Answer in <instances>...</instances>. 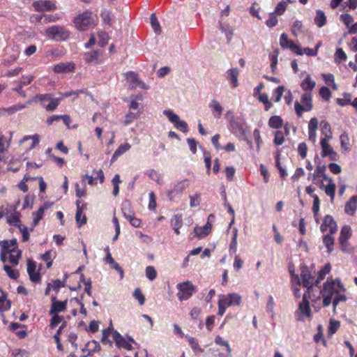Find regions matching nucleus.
<instances>
[{
  "mask_svg": "<svg viewBox=\"0 0 357 357\" xmlns=\"http://www.w3.org/2000/svg\"><path fill=\"white\" fill-rule=\"evenodd\" d=\"M113 340L116 343V347L123 348L128 351L133 349L132 344L127 341L118 331H114L112 335Z\"/></svg>",
  "mask_w": 357,
  "mask_h": 357,
  "instance_id": "6ab92c4d",
  "label": "nucleus"
},
{
  "mask_svg": "<svg viewBox=\"0 0 357 357\" xmlns=\"http://www.w3.org/2000/svg\"><path fill=\"white\" fill-rule=\"evenodd\" d=\"M1 246V252H0V258L2 261H6V255L9 253L15 252L17 250V240L12 239L9 241H2L0 243Z\"/></svg>",
  "mask_w": 357,
  "mask_h": 357,
  "instance_id": "9b49d317",
  "label": "nucleus"
},
{
  "mask_svg": "<svg viewBox=\"0 0 357 357\" xmlns=\"http://www.w3.org/2000/svg\"><path fill=\"white\" fill-rule=\"evenodd\" d=\"M177 289L178 290L177 296L181 301L189 299L197 291L196 287L189 280L178 284Z\"/></svg>",
  "mask_w": 357,
  "mask_h": 357,
  "instance_id": "39448f33",
  "label": "nucleus"
},
{
  "mask_svg": "<svg viewBox=\"0 0 357 357\" xmlns=\"http://www.w3.org/2000/svg\"><path fill=\"white\" fill-rule=\"evenodd\" d=\"M209 107L213 111L214 117L219 119L221 116L223 110L220 104L216 100L213 99L211 100Z\"/></svg>",
  "mask_w": 357,
  "mask_h": 357,
  "instance_id": "c756f323",
  "label": "nucleus"
},
{
  "mask_svg": "<svg viewBox=\"0 0 357 357\" xmlns=\"http://www.w3.org/2000/svg\"><path fill=\"white\" fill-rule=\"evenodd\" d=\"M163 114L167 117L169 121L174 123V126L181 132L186 133L188 132V123L183 120L180 119V117L175 114L172 110L166 109L163 111Z\"/></svg>",
  "mask_w": 357,
  "mask_h": 357,
  "instance_id": "6e6552de",
  "label": "nucleus"
},
{
  "mask_svg": "<svg viewBox=\"0 0 357 357\" xmlns=\"http://www.w3.org/2000/svg\"><path fill=\"white\" fill-rule=\"evenodd\" d=\"M283 126V119L280 116H272L268 120V126L273 129H278Z\"/></svg>",
  "mask_w": 357,
  "mask_h": 357,
  "instance_id": "473e14b6",
  "label": "nucleus"
},
{
  "mask_svg": "<svg viewBox=\"0 0 357 357\" xmlns=\"http://www.w3.org/2000/svg\"><path fill=\"white\" fill-rule=\"evenodd\" d=\"M326 169L325 165L317 166L312 174L314 183H316L317 178L322 177L326 174Z\"/></svg>",
  "mask_w": 357,
  "mask_h": 357,
  "instance_id": "e433bc0d",
  "label": "nucleus"
},
{
  "mask_svg": "<svg viewBox=\"0 0 357 357\" xmlns=\"http://www.w3.org/2000/svg\"><path fill=\"white\" fill-rule=\"evenodd\" d=\"M331 137L332 136L326 133V137L321 139V157H328L331 160L336 161L338 158V155L328 144V141Z\"/></svg>",
  "mask_w": 357,
  "mask_h": 357,
  "instance_id": "0eeeda50",
  "label": "nucleus"
},
{
  "mask_svg": "<svg viewBox=\"0 0 357 357\" xmlns=\"http://www.w3.org/2000/svg\"><path fill=\"white\" fill-rule=\"evenodd\" d=\"M130 147L131 146L128 143L121 144L114 153L111 162H114L120 155L128 151Z\"/></svg>",
  "mask_w": 357,
  "mask_h": 357,
  "instance_id": "c85d7f7f",
  "label": "nucleus"
},
{
  "mask_svg": "<svg viewBox=\"0 0 357 357\" xmlns=\"http://www.w3.org/2000/svg\"><path fill=\"white\" fill-rule=\"evenodd\" d=\"M98 37H99V39H100L99 42H98V45L100 47L105 46L106 44L107 43L108 40H109L108 34L105 31H101V32L99 33Z\"/></svg>",
  "mask_w": 357,
  "mask_h": 357,
  "instance_id": "774afa93",
  "label": "nucleus"
},
{
  "mask_svg": "<svg viewBox=\"0 0 357 357\" xmlns=\"http://www.w3.org/2000/svg\"><path fill=\"white\" fill-rule=\"evenodd\" d=\"M325 193L330 197L331 199L333 201L334 199L335 195V190L336 186L334 183H328L326 185L324 188Z\"/></svg>",
  "mask_w": 357,
  "mask_h": 357,
  "instance_id": "c03bdc74",
  "label": "nucleus"
},
{
  "mask_svg": "<svg viewBox=\"0 0 357 357\" xmlns=\"http://www.w3.org/2000/svg\"><path fill=\"white\" fill-rule=\"evenodd\" d=\"M301 101L303 105L296 101L294 104V108L296 115L301 117L304 111L310 112L313 108L312 93H304L301 96Z\"/></svg>",
  "mask_w": 357,
  "mask_h": 357,
  "instance_id": "7ed1b4c3",
  "label": "nucleus"
},
{
  "mask_svg": "<svg viewBox=\"0 0 357 357\" xmlns=\"http://www.w3.org/2000/svg\"><path fill=\"white\" fill-rule=\"evenodd\" d=\"M61 100V98H52L50 94H46V101H49V103L46 105V110L54 111L59 105Z\"/></svg>",
  "mask_w": 357,
  "mask_h": 357,
  "instance_id": "7c9ffc66",
  "label": "nucleus"
},
{
  "mask_svg": "<svg viewBox=\"0 0 357 357\" xmlns=\"http://www.w3.org/2000/svg\"><path fill=\"white\" fill-rule=\"evenodd\" d=\"M351 236V227L347 225H344L341 229L339 236V243L342 247L344 246Z\"/></svg>",
  "mask_w": 357,
  "mask_h": 357,
  "instance_id": "b1692460",
  "label": "nucleus"
},
{
  "mask_svg": "<svg viewBox=\"0 0 357 357\" xmlns=\"http://www.w3.org/2000/svg\"><path fill=\"white\" fill-rule=\"evenodd\" d=\"M343 96H344L343 98H337V100H336L337 104L342 107L351 105V100L350 93H344L343 94Z\"/></svg>",
  "mask_w": 357,
  "mask_h": 357,
  "instance_id": "8fccbe9b",
  "label": "nucleus"
},
{
  "mask_svg": "<svg viewBox=\"0 0 357 357\" xmlns=\"http://www.w3.org/2000/svg\"><path fill=\"white\" fill-rule=\"evenodd\" d=\"M312 197L313 198V205H312V211L314 213V216L316 218L317 222H318V218H317L318 215V212L319 211L320 206V200L317 195H312Z\"/></svg>",
  "mask_w": 357,
  "mask_h": 357,
  "instance_id": "79ce46f5",
  "label": "nucleus"
},
{
  "mask_svg": "<svg viewBox=\"0 0 357 357\" xmlns=\"http://www.w3.org/2000/svg\"><path fill=\"white\" fill-rule=\"evenodd\" d=\"M126 79L128 82L132 83L134 86L137 85L139 82L137 74L133 71H128L125 75Z\"/></svg>",
  "mask_w": 357,
  "mask_h": 357,
  "instance_id": "de8ad7c7",
  "label": "nucleus"
},
{
  "mask_svg": "<svg viewBox=\"0 0 357 357\" xmlns=\"http://www.w3.org/2000/svg\"><path fill=\"white\" fill-rule=\"evenodd\" d=\"M314 23L318 27H322L326 23V17L321 10H317L314 17Z\"/></svg>",
  "mask_w": 357,
  "mask_h": 357,
  "instance_id": "72a5a7b5",
  "label": "nucleus"
},
{
  "mask_svg": "<svg viewBox=\"0 0 357 357\" xmlns=\"http://www.w3.org/2000/svg\"><path fill=\"white\" fill-rule=\"evenodd\" d=\"M278 18L277 17L275 16V13H270L269 15V17L268 19L266 21V25L269 27V28H272V27H274L277 25L278 24Z\"/></svg>",
  "mask_w": 357,
  "mask_h": 357,
  "instance_id": "052dcab7",
  "label": "nucleus"
},
{
  "mask_svg": "<svg viewBox=\"0 0 357 357\" xmlns=\"http://www.w3.org/2000/svg\"><path fill=\"white\" fill-rule=\"evenodd\" d=\"M307 146L305 142H301L298 144V152L301 157V158L304 159L307 156Z\"/></svg>",
  "mask_w": 357,
  "mask_h": 357,
  "instance_id": "69168bd1",
  "label": "nucleus"
},
{
  "mask_svg": "<svg viewBox=\"0 0 357 357\" xmlns=\"http://www.w3.org/2000/svg\"><path fill=\"white\" fill-rule=\"evenodd\" d=\"M75 69V64L73 63H60L55 65L53 70L56 73H69L73 71Z\"/></svg>",
  "mask_w": 357,
  "mask_h": 357,
  "instance_id": "a878e982",
  "label": "nucleus"
},
{
  "mask_svg": "<svg viewBox=\"0 0 357 357\" xmlns=\"http://www.w3.org/2000/svg\"><path fill=\"white\" fill-rule=\"evenodd\" d=\"M17 206H9L7 207V222L10 225L17 227L20 225V213L17 211Z\"/></svg>",
  "mask_w": 357,
  "mask_h": 357,
  "instance_id": "dca6fc26",
  "label": "nucleus"
},
{
  "mask_svg": "<svg viewBox=\"0 0 357 357\" xmlns=\"http://www.w3.org/2000/svg\"><path fill=\"white\" fill-rule=\"evenodd\" d=\"M101 350L100 344L96 340L88 342L82 349V352L88 351V354L84 357L91 356L94 352Z\"/></svg>",
  "mask_w": 357,
  "mask_h": 357,
  "instance_id": "412c9836",
  "label": "nucleus"
},
{
  "mask_svg": "<svg viewBox=\"0 0 357 357\" xmlns=\"http://www.w3.org/2000/svg\"><path fill=\"white\" fill-rule=\"evenodd\" d=\"M188 180L187 178L177 182L173 188L168 190L167 196L170 200H173L176 195H181L184 190L188 187Z\"/></svg>",
  "mask_w": 357,
  "mask_h": 357,
  "instance_id": "2eb2a0df",
  "label": "nucleus"
},
{
  "mask_svg": "<svg viewBox=\"0 0 357 357\" xmlns=\"http://www.w3.org/2000/svg\"><path fill=\"white\" fill-rule=\"evenodd\" d=\"M27 273L31 282H38L41 280L39 269L36 268V262L31 259H28L27 261Z\"/></svg>",
  "mask_w": 357,
  "mask_h": 357,
  "instance_id": "a211bd4d",
  "label": "nucleus"
},
{
  "mask_svg": "<svg viewBox=\"0 0 357 357\" xmlns=\"http://www.w3.org/2000/svg\"><path fill=\"white\" fill-rule=\"evenodd\" d=\"M227 79L231 82L233 88H236L238 85V77L239 75V70L238 68H231L227 71Z\"/></svg>",
  "mask_w": 357,
  "mask_h": 357,
  "instance_id": "cd10ccee",
  "label": "nucleus"
},
{
  "mask_svg": "<svg viewBox=\"0 0 357 357\" xmlns=\"http://www.w3.org/2000/svg\"><path fill=\"white\" fill-rule=\"evenodd\" d=\"M66 284V278L61 281L59 279L52 280V282L47 283L46 287V295H47L50 291L52 289L55 292H58L61 287H64Z\"/></svg>",
  "mask_w": 357,
  "mask_h": 357,
  "instance_id": "393cba45",
  "label": "nucleus"
},
{
  "mask_svg": "<svg viewBox=\"0 0 357 357\" xmlns=\"http://www.w3.org/2000/svg\"><path fill=\"white\" fill-rule=\"evenodd\" d=\"M298 310L299 311V314L297 317L298 321H305V317H312V311L306 293L303 294L302 301L298 304Z\"/></svg>",
  "mask_w": 357,
  "mask_h": 357,
  "instance_id": "1a4fd4ad",
  "label": "nucleus"
},
{
  "mask_svg": "<svg viewBox=\"0 0 357 357\" xmlns=\"http://www.w3.org/2000/svg\"><path fill=\"white\" fill-rule=\"evenodd\" d=\"M357 209V195L352 196L346 203L344 206V212L349 215H354Z\"/></svg>",
  "mask_w": 357,
  "mask_h": 357,
  "instance_id": "5701e85b",
  "label": "nucleus"
},
{
  "mask_svg": "<svg viewBox=\"0 0 357 357\" xmlns=\"http://www.w3.org/2000/svg\"><path fill=\"white\" fill-rule=\"evenodd\" d=\"M101 56L102 52L100 50H93L84 53V60L86 63L97 64L98 63L99 58Z\"/></svg>",
  "mask_w": 357,
  "mask_h": 357,
  "instance_id": "aec40b11",
  "label": "nucleus"
},
{
  "mask_svg": "<svg viewBox=\"0 0 357 357\" xmlns=\"http://www.w3.org/2000/svg\"><path fill=\"white\" fill-rule=\"evenodd\" d=\"M39 143V137L38 135L33 136H25L20 141V145L22 147V150L25 151L33 149Z\"/></svg>",
  "mask_w": 357,
  "mask_h": 357,
  "instance_id": "f3484780",
  "label": "nucleus"
},
{
  "mask_svg": "<svg viewBox=\"0 0 357 357\" xmlns=\"http://www.w3.org/2000/svg\"><path fill=\"white\" fill-rule=\"evenodd\" d=\"M334 237L332 236V234H326L323 236V243L327 249V252L328 253H331L333 250V245H334Z\"/></svg>",
  "mask_w": 357,
  "mask_h": 357,
  "instance_id": "f704fd0d",
  "label": "nucleus"
},
{
  "mask_svg": "<svg viewBox=\"0 0 357 357\" xmlns=\"http://www.w3.org/2000/svg\"><path fill=\"white\" fill-rule=\"evenodd\" d=\"M320 96L326 102L329 101L331 98V91L326 86H321L319 89Z\"/></svg>",
  "mask_w": 357,
  "mask_h": 357,
  "instance_id": "864d4df0",
  "label": "nucleus"
},
{
  "mask_svg": "<svg viewBox=\"0 0 357 357\" xmlns=\"http://www.w3.org/2000/svg\"><path fill=\"white\" fill-rule=\"evenodd\" d=\"M151 26L155 33L159 34L161 32V27L155 13H152L150 17Z\"/></svg>",
  "mask_w": 357,
  "mask_h": 357,
  "instance_id": "a19ab883",
  "label": "nucleus"
},
{
  "mask_svg": "<svg viewBox=\"0 0 357 357\" xmlns=\"http://www.w3.org/2000/svg\"><path fill=\"white\" fill-rule=\"evenodd\" d=\"M215 342L216 344L225 347L228 356L229 357L231 356V347L229 346L228 341L225 340L221 336L217 335L215 337Z\"/></svg>",
  "mask_w": 357,
  "mask_h": 357,
  "instance_id": "ea45409f",
  "label": "nucleus"
},
{
  "mask_svg": "<svg viewBox=\"0 0 357 357\" xmlns=\"http://www.w3.org/2000/svg\"><path fill=\"white\" fill-rule=\"evenodd\" d=\"M51 306L49 311L50 314H59L63 312L67 309L68 299L64 301H59L56 296L52 295L51 296Z\"/></svg>",
  "mask_w": 357,
  "mask_h": 357,
  "instance_id": "f8f14e48",
  "label": "nucleus"
},
{
  "mask_svg": "<svg viewBox=\"0 0 357 357\" xmlns=\"http://www.w3.org/2000/svg\"><path fill=\"white\" fill-rule=\"evenodd\" d=\"M259 100L264 104V109L266 111H268L273 107V104L269 101L268 96L266 93L260 94Z\"/></svg>",
  "mask_w": 357,
  "mask_h": 357,
  "instance_id": "09e8293b",
  "label": "nucleus"
},
{
  "mask_svg": "<svg viewBox=\"0 0 357 357\" xmlns=\"http://www.w3.org/2000/svg\"><path fill=\"white\" fill-rule=\"evenodd\" d=\"M45 211V205L40 206L37 212L33 213V225L36 226L38 222L43 218V213Z\"/></svg>",
  "mask_w": 357,
  "mask_h": 357,
  "instance_id": "a18cd8bd",
  "label": "nucleus"
},
{
  "mask_svg": "<svg viewBox=\"0 0 357 357\" xmlns=\"http://www.w3.org/2000/svg\"><path fill=\"white\" fill-rule=\"evenodd\" d=\"M301 277L302 279L301 285L302 284L307 289L306 294H310L312 291L315 280L314 277L311 274L309 268L306 265L301 266Z\"/></svg>",
  "mask_w": 357,
  "mask_h": 357,
  "instance_id": "423d86ee",
  "label": "nucleus"
},
{
  "mask_svg": "<svg viewBox=\"0 0 357 357\" xmlns=\"http://www.w3.org/2000/svg\"><path fill=\"white\" fill-rule=\"evenodd\" d=\"M185 338L187 339L189 345L192 348L194 352H201L202 353L204 350L199 347L198 341L193 337L185 335Z\"/></svg>",
  "mask_w": 357,
  "mask_h": 357,
  "instance_id": "c9c22d12",
  "label": "nucleus"
},
{
  "mask_svg": "<svg viewBox=\"0 0 357 357\" xmlns=\"http://www.w3.org/2000/svg\"><path fill=\"white\" fill-rule=\"evenodd\" d=\"M340 141L341 147L344 151H350L351 147H350V144H349V137L348 134L346 132H343L340 135Z\"/></svg>",
  "mask_w": 357,
  "mask_h": 357,
  "instance_id": "58836bf2",
  "label": "nucleus"
},
{
  "mask_svg": "<svg viewBox=\"0 0 357 357\" xmlns=\"http://www.w3.org/2000/svg\"><path fill=\"white\" fill-rule=\"evenodd\" d=\"M146 276L150 280H153L157 276V272L153 266H149L146 268Z\"/></svg>",
  "mask_w": 357,
  "mask_h": 357,
  "instance_id": "bf43d9fd",
  "label": "nucleus"
},
{
  "mask_svg": "<svg viewBox=\"0 0 357 357\" xmlns=\"http://www.w3.org/2000/svg\"><path fill=\"white\" fill-rule=\"evenodd\" d=\"M347 300V298L344 294L341 293L336 294L332 302L333 310H335L336 309L340 302H345Z\"/></svg>",
  "mask_w": 357,
  "mask_h": 357,
  "instance_id": "13d9d810",
  "label": "nucleus"
},
{
  "mask_svg": "<svg viewBox=\"0 0 357 357\" xmlns=\"http://www.w3.org/2000/svg\"><path fill=\"white\" fill-rule=\"evenodd\" d=\"M211 228L210 223L207 222L203 227H195L194 231L199 238H202L209 234Z\"/></svg>",
  "mask_w": 357,
  "mask_h": 357,
  "instance_id": "2f4dec72",
  "label": "nucleus"
},
{
  "mask_svg": "<svg viewBox=\"0 0 357 357\" xmlns=\"http://www.w3.org/2000/svg\"><path fill=\"white\" fill-rule=\"evenodd\" d=\"M287 6V4L286 2L281 1L277 4L273 13L279 15H282L285 12Z\"/></svg>",
  "mask_w": 357,
  "mask_h": 357,
  "instance_id": "338daca9",
  "label": "nucleus"
},
{
  "mask_svg": "<svg viewBox=\"0 0 357 357\" xmlns=\"http://www.w3.org/2000/svg\"><path fill=\"white\" fill-rule=\"evenodd\" d=\"M284 91V86H279L273 91V99L275 102H278L281 100L282 96Z\"/></svg>",
  "mask_w": 357,
  "mask_h": 357,
  "instance_id": "37998d69",
  "label": "nucleus"
},
{
  "mask_svg": "<svg viewBox=\"0 0 357 357\" xmlns=\"http://www.w3.org/2000/svg\"><path fill=\"white\" fill-rule=\"evenodd\" d=\"M340 326V322L335 320H330L328 328V333L329 335L335 334Z\"/></svg>",
  "mask_w": 357,
  "mask_h": 357,
  "instance_id": "49530a36",
  "label": "nucleus"
},
{
  "mask_svg": "<svg viewBox=\"0 0 357 357\" xmlns=\"http://www.w3.org/2000/svg\"><path fill=\"white\" fill-rule=\"evenodd\" d=\"M346 289L340 278H328L320 291L323 297V307H326L331 305L334 295L344 293Z\"/></svg>",
  "mask_w": 357,
  "mask_h": 357,
  "instance_id": "f257e3e1",
  "label": "nucleus"
},
{
  "mask_svg": "<svg viewBox=\"0 0 357 357\" xmlns=\"http://www.w3.org/2000/svg\"><path fill=\"white\" fill-rule=\"evenodd\" d=\"M340 20L344 24V25L347 26L348 29H349V27L351 26L354 20L351 15L344 13L342 14L340 16Z\"/></svg>",
  "mask_w": 357,
  "mask_h": 357,
  "instance_id": "603ef678",
  "label": "nucleus"
},
{
  "mask_svg": "<svg viewBox=\"0 0 357 357\" xmlns=\"http://www.w3.org/2000/svg\"><path fill=\"white\" fill-rule=\"evenodd\" d=\"M331 271V266L330 263L325 264L317 273V278L314 282V285L318 286L321 280L324 279L326 275L329 273Z\"/></svg>",
  "mask_w": 357,
  "mask_h": 357,
  "instance_id": "bb28decb",
  "label": "nucleus"
},
{
  "mask_svg": "<svg viewBox=\"0 0 357 357\" xmlns=\"http://www.w3.org/2000/svg\"><path fill=\"white\" fill-rule=\"evenodd\" d=\"M280 45L282 49H289L297 55H303V52L301 47L296 45L294 41L288 38L286 33H282L280 38Z\"/></svg>",
  "mask_w": 357,
  "mask_h": 357,
  "instance_id": "9d476101",
  "label": "nucleus"
},
{
  "mask_svg": "<svg viewBox=\"0 0 357 357\" xmlns=\"http://www.w3.org/2000/svg\"><path fill=\"white\" fill-rule=\"evenodd\" d=\"M219 300L221 301L227 307L232 305H240L241 296L236 293H230L227 295H220Z\"/></svg>",
  "mask_w": 357,
  "mask_h": 357,
  "instance_id": "4468645a",
  "label": "nucleus"
},
{
  "mask_svg": "<svg viewBox=\"0 0 357 357\" xmlns=\"http://www.w3.org/2000/svg\"><path fill=\"white\" fill-rule=\"evenodd\" d=\"M280 154L279 153H277L276 155H275V165H276V167L280 172V176L284 178L285 176H287V172H286V170L282 167L281 165V163H280Z\"/></svg>",
  "mask_w": 357,
  "mask_h": 357,
  "instance_id": "3c124183",
  "label": "nucleus"
},
{
  "mask_svg": "<svg viewBox=\"0 0 357 357\" xmlns=\"http://www.w3.org/2000/svg\"><path fill=\"white\" fill-rule=\"evenodd\" d=\"M21 250H17L15 252L9 253V262L13 265H17L19 259L21 257Z\"/></svg>",
  "mask_w": 357,
  "mask_h": 357,
  "instance_id": "6e6d98bb",
  "label": "nucleus"
},
{
  "mask_svg": "<svg viewBox=\"0 0 357 357\" xmlns=\"http://www.w3.org/2000/svg\"><path fill=\"white\" fill-rule=\"evenodd\" d=\"M315 86L316 82L312 79L310 75H307L301 83V87L305 93H312V91L314 89Z\"/></svg>",
  "mask_w": 357,
  "mask_h": 357,
  "instance_id": "4be33fe9",
  "label": "nucleus"
},
{
  "mask_svg": "<svg viewBox=\"0 0 357 357\" xmlns=\"http://www.w3.org/2000/svg\"><path fill=\"white\" fill-rule=\"evenodd\" d=\"M73 23L75 28L78 30L84 31L88 29L94 23L92 13L89 10L83 12L74 18Z\"/></svg>",
  "mask_w": 357,
  "mask_h": 357,
  "instance_id": "20e7f679",
  "label": "nucleus"
},
{
  "mask_svg": "<svg viewBox=\"0 0 357 357\" xmlns=\"http://www.w3.org/2000/svg\"><path fill=\"white\" fill-rule=\"evenodd\" d=\"M3 270L6 271L8 277L10 278L11 279L15 280L19 276L18 272L15 269L12 268L8 265H4Z\"/></svg>",
  "mask_w": 357,
  "mask_h": 357,
  "instance_id": "4d7b16f0",
  "label": "nucleus"
},
{
  "mask_svg": "<svg viewBox=\"0 0 357 357\" xmlns=\"http://www.w3.org/2000/svg\"><path fill=\"white\" fill-rule=\"evenodd\" d=\"M46 35L56 41H65L70 38V31L61 26H52L46 29Z\"/></svg>",
  "mask_w": 357,
  "mask_h": 357,
  "instance_id": "f03ea898",
  "label": "nucleus"
},
{
  "mask_svg": "<svg viewBox=\"0 0 357 357\" xmlns=\"http://www.w3.org/2000/svg\"><path fill=\"white\" fill-rule=\"evenodd\" d=\"M171 225L173 227L181 228L183 225L182 215L181 214L174 215L171 220Z\"/></svg>",
  "mask_w": 357,
  "mask_h": 357,
  "instance_id": "5fc2aeb1",
  "label": "nucleus"
},
{
  "mask_svg": "<svg viewBox=\"0 0 357 357\" xmlns=\"http://www.w3.org/2000/svg\"><path fill=\"white\" fill-rule=\"evenodd\" d=\"M284 142V137L282 131L278 130L275 132L273 142L275 145H282Z\"/></svg>",
  "mask_w": 357,
  "mask_h": 357,
  "instance_id": "680f3d73",
  "label": "nucleus"
},
{
  "mask_svg": "<svg viewBox=\"0 0 357 357\" xmlns=\"http://www.w3.org/2000/svg\"><path fill=\"white\" fill-rule=\"evenodd\" d=\"M329 229L331 234H334L337 231V225L333 216L326 215L323 219V222L320 226V230L322 233Z\"/></svg>",
  "mask_w": 357,
  "mask_h": 357,
  "instance_id": "ddd939ff",
  "label": "nucleus"
},
{
  "mask_svg": "<svg viewBox=\"0 0 357 357\" xmlns=\"http://www.w3.org/2000/svg\"><path fill=\"white\" fill-rule=\"evenodd\" d=\"M133 296L134 298L138 301L139 302V304L140 305H142L144 304V302H145V297L143 295L142 291L137 288L135 290L134 293H133Z\"/></svg>",
  "mask_w": 357,
  "mask_h": 357,
  "instance_id": "0e129e2a",
  "label": "nucleus"
},
{
  "mask_svg": "<svg viewBox=\"0 0 357 357\" xmlns=\"http://www.w3.org/2000/svg\"><path fill=\"white\" fill-rule=\"evenodd\" d=\"M52 318L50 320V328H54L56 327L61 321H63V318L61 316L58 315L57 314H52Z\"/></svg>",
  "mask_w": 357,
  "mask_h": 357,
  "instance_id": "e2e57ef3",
  "label": "nucleus"
},
{
  "mask_svg": "<svg viewBox=\"0 0 357 357\" xmlns=\"http://www.w3.org/2000/svg\"><path fill=\"white\" fill-rule=\"evenodd\" d=\"M122 212L123 214V216L126 220L130 219L132 216H134V212L131 209L130 203L128 202H125L122 204Z\"/></svg>",
  "mask_w": 357,
  "mask_h": 357,
  "instance_id": "4c0bfd02",
  "label": "nucleus"
}]
</instances>
